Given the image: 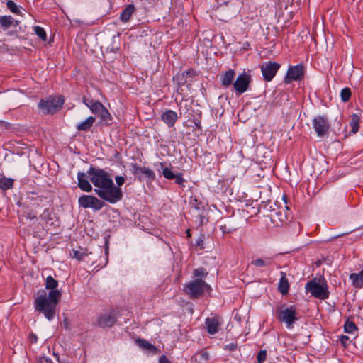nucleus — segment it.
Masks as SVG:
<instances>
[{"mask_svg":"<svg viewBox=\"0 0 363 363\" xmlns=\"http://www.w3.org/2000/svg\"><path fill=\"white\" fill-rule=\"evenodd\" d=\"M79 205L84 208H92L95 210L101 209L104 203L96 197L90 195H83L78 199Z\"/></svg>","mask_w":363,"mask_h":363,"instance_id":"10","label":"nucleus"},{"mask_svg":"<svg viewBox=\"0 0 363 363\" xmlns=\"http://www.w3.org/2000/svg\"><path fill=\"white\" fill-rule=\"evenodd\" d=\"M64 99L61 96H49L38 103V108L45 114H53L61 109Z\"/></svg>","mask_w":363,"mask_h":363,"instance_id":"6","label":"nucleus"},{"mask_svg":"<svg viewBox=\"0 0 363 363\" xmlns=\"http://www.w3.org/2000/svg\"><path fill=\"white\" fill-rule=\"evenodd\" d=\"M160 165L161 166V167H163V163L160 162Z\"/></svg>","mask_w":363,"mask_h":363,"instance_id":"49","label":"nucleus"},{"mask_svg":"<svg viewBox=\"0 0 363 363\" xmlns=\"http://www.w3.org/2000/svg\"><path fill=\"white\" fill-rule=\"evenodd\" d=\"M28 339H29V341L30 342V343L33 344V343L37 342L38 337L35 334L31 333V334H30Z\"/></svg>","mask_w":363,"mask_h":363,"instance_id":"43","label":"nucleus"},{"mask_svg":"<svg viewBox=\"0 0 363 363\" xmlns=\"http://www.w3.org/2000/svg\"><path fill=\"white\" fill-rule=\"evenodd\" d=\"M38 207V203L36 201H33L30 203V206H28L23 209L21 218L23 224L31 226L38 221L39 218L37 217L38 211L35 209ZM48 214V210H44L43 213L40 215V222L43 221Z\"/></svg>","mask_w":363,"mask_h":363,"instance_id":"3","label":"nucleus"},{"mask_svg":"<svg viewBox=\"0 0 363 363\" xmlns=\"http://www.w3.org/2000/svg\"><path fill=\"white\" fill-rule=\"evenodd\" d=\"M78 186L84 191L90 192L92 190V186L88 179L86 174L84 172H79L77 173Z\"/></svg>","mask_w":363,"mask_h":363,"instance_id":"15","label":"nucleus"},{"mask_svg":"<svg viewBox=\"0 0 363 363\" xmlns=\"http://www.w3.org/2000/svg\"><path fill=\"white\" fill-rule=\"evenodd\" d=\"M349 340V337L347 336H342L341 337V342L343 344V345H345L347 343V341Z\"/></svg>","mask_w":363,"mask_h":363,"instance_id":"47","label":"nucleus"},{"mask_svg":"<svg viewBox=\"0 0 363 363\" xmlns=\"http://www.w3.org/2000/svg\"><path fill=\"white\" fill-rule=\"evenodd\" d=\"M34 30L36 35L41 38L43 41H45L47 39V35L45 30L40 26L34 27Z\"/></svg>","mask_w":363,"mask_h":363,"instance_id":"31","label":"nucleus"},{"mask_svg":"<svg viewBox=\"0 0 363 363\" xmlns=\"http://www.w3.org/2000/svg\"><path fill=\"white\" fill-rule=\"evenodd\" d=\"M209 286L201 279H196L189 283L186 286V292L194 297L200 296Z\"/></svg>","mask_w":363,"mask_h":363,"instance_id":"9","label":"nucleus"},{"mask_svg":"<svg viewBox=\"0 0 363 363\" xmlns=\"http://www.w3.org/2000/svg\"><path fill=\"white\" fill-rule=\"evenodd\" d=\"M220 324V323L218 318H208L206 319L207 330L211 335L218 332Z\"/></svg>","mask_w":363,"mask_h":363,"instance_id":"16","label":"nucleus"},{"mask_svg":"<svg viewBox=\"0 0 363 363\" xmlns=\"http://www.w3.org/2000/svg\"><path fill=\"white\" fill-rule=\"evenodd\" d=\"M279 320L286 323L288 328H292L293 324L298 320L295 308L290 306L280 309Z\"/></svg>","mask_w":363,"mask_h":363,"instance_id":"7","label":"nucleus"},{"mask_svg":"<svg viewBox=\"0 0 363 363\" xmlns=\"http://www.w3.org/2000/svg\"><path fill=\"white\" fill-rule=\"evenodd\" d=\"M160 363H170V362L167 359L165 356H162L160 359Z\"/></svg>","mask_w":363,"mask_h":363,"instance_id":"45","label":"nucleus"},{"mask_svg":"<svg viewBox=\"0 0 363 363\" xmlns=\"http://www.w3.org/2000/svg\"><path fill=\"white\" fill-rule=\"evenodd\" d=\"M58 286V282L55 280L52 276H48L45 280V288L47 289L57 290V287Z\"/></svg>","mask_w":363,"mask_h":363,"instance_id":"25","label":"nucleus"},{"mask_svg":"<svg viewBox=\"0 0 363 363\" xmlns=\"http://www.w3.org/2000/svg\"><path fill=\"white\" fill-rule=\"evenodd\" d=\"M194 274L195 277H203L204 275H206V272L204 269L199 268V269H196L194 271Z\"/></svg>","mask_w":363,"mask_h":363,"instance_id":"38","label":"nucleus"},{"mask_svg":"<svg viewBox=\"0 0 363 363\" xmlns=\"http://www.w3.org/2000/svg\"><path fill=\"white\" fill-rule=\"evenodd\" d=\"M142 174H143L145 177L149 178L150 179H154L155 177V174L154 172L147 167H143V171L141 172Z\"/></svg>","mask_w":363,"mask_h":363,"instance_id":"33","label":"nucleus"},{"mask_svg":"<svg viewBox=\"0 0 363 363\" xmlns=\"http://www.w3.org/2000/svg\"><path fill=\"white\" fill-rule=\"evenodd\" d=\"M313 126L318 136L321 137L328 133L330 128V123L326 118L318 116L313 120Z\"/></svg>","mask_w":363,"mask_h":363,"instance_id":"13","label":"nucleus"},{"mask_svg":"<svg viewBox=\"0 0 363 363\" xmlns=\"http://www.w3.org/2000/svg\"><path fill=\"white\" fill-rule=\"evenodd\" d=\"M351 97V90L350 88L345 87L340 91V98L343 102H347Z\"/></svg>","mask_w":363,"mask_h":363,"instance_id":"29","label":"nucleus"},{"mask_svg":"<svg viewBox=\"0 0 363 363\" xmlns=\"http://www.w3.org/2000/svg\"><path fill=\"white\" fill-rule=\"evenodd\" d=\"M7 7L9 10L13 13H18L19 12V9L18 6L12 1H8Z\"/></svg>","mask_w":363,"mask_h":363,"instance_id":"35","label":"nucleus"},{"mask_svg":"<svg viewBox=\"0 0 363 363\" xmlns=\"http://www.w3.org/2000/svg\"><path fill=\"white\" fill-rule=\"evenodd\" d=\"M116 182L117 184V187L119 188V186H122L125 182V179L122 176H117L115 178Z\"/></svg>","mask_w":363,"mask_h":363,"instance_id":"39","label":"nucleus"},{"mask_svg":"<svg viewBox=\"0 0 363 363\" xmlns=\"http://www.w3.org/2000/svg\"><path fill=\"white\" fill-rule=\"evenodd\" d=\"M94 191L102 199L111 203L119 201L123 197L120 188L116 186L110 174L102 169L91 167L88 172Z\"/></svg>","mask_w":363,"mask_h":363,"instance_id":"1","label":"nucleus"},{"mask_svg":"<svg viewBox=\"0 0 363 363\" xmlns=\"http://www.w3.org/2000/svg\"><path fill=\"white\" fill-rule=\"evenodd\" d=\"M350 126H351V132L352 133H356L359 130V118L358 116L355 114H354L352 116V119L350 121Z\"/></svg>","mask_w":363,"mask_h":363,"instance_id":"28","label":"nucleus"},{"mask_svg":"<svg viewBox=\"0 0 363 363\" xmlns=\"http://www.w3.org/2000/svg\"><path fill=\"white\" fill-rule=\"evenodd\" d=\"M272 259L270 257L257 258L251 262V264L257 267H268L272 263Z\"/></svg>","mask_w":363,"mask_h":363,"instance_id":"20","label":"nucleus"},{"mask_svg":"<svg viewBox=\"0 0 363 363\" xmlns=\"http://www.w3.org/2000/svg\"><path fill=\"white\" fill-rule=\"evenodd\" d=\"M135 11V6L133 4H129L121 13V20L123 22H127L131 15Z\"/></svg>","mask_w":363,"mask_h":363,"instance_id":"24","label":"nucleus"},{"mask_svg":"<svg viewBox=\"0 0 363 363\" xmlns=\"http://www.w3.org/2000/svg\"><path fill=\"white\" fill-rule=\"evenodd\" d=\"M304 67L303 65L291 66L289 68L286 75L284 78L286 84H290L292 81H299L303 78Z\"/></svg>","mask_w":363,"mask_h":363,"instance_id":"11","label":"nucleus"},{"mask_svg":"<svg viewBox=\"0 0 363 363\" xmlns=\"http://www.w3.org/2000/svg\"><path fill=\"white\" fill-rule=\"evenodd\" d=\"M277 216V218L281 221V222H284L285 220L287 219L288 218V216L286 213L285 214H282L281 212H277L276 213Z\"/></svg>","mask_w":363,"mask_h":363,"instance_id":"41","label":"nucleus"},{"mask_svg":"<svg viewBox=\"0 0 363 363\" xmlns=\"http://www.w3.org/2000/svg\"><path fill=\"white\" fill-rule=\"evenodd\" d=\"M177 118V113L172 110H168L162 115V121L169 127L174 125Z\"/></svg>","mask_w":363,"mask_h":363,"instance_id":"17","label":"nucleus"},{"mask_svg":"<svg viewBox=\"0 0 363 363\" xmlns=\"http://www.w3.org/2000/svg\"><path fill=\"white\" fill-rule=\"evenodd\" d=\"M57 360H58L59 363H69V362H65V361L61 362V361L59 359V358H57Z\"/></svg>","mask_w":363,"mask_h":363,"instance_id":"48","label":"nucleus"},{"mask_svg":"<svg viewBox=\"0 0 363 363\" xmlns=\"http://www.w3.org/2000/svg\"><path fill=\"white\" fill-rule=\"evenodd\" d=\"M84 256H87V253L84 249L81 248L78 250H74L73 252V257L78 260L82 259Z\"/></svg>","mask_w":363,"mask_h":363,"instance_id":"32","label":"nucleus"},{"mask_svg":"<svg viewBox=\"0 0 363 363\" xmlns=\"http://www.w3.org/2000/svg\"><path fill=\"white\" fill-rule=\"evenodd\" d=\"M235 72L234 70H228L220 77L222 85L225 87H228L232 84L233 85V82L235 79Z\"/></svg>","mask_w":363,"mask_h":363,"instance_id":"18","label":"nucleus"},{"mask_svg":"<svg viewBox=\"0 0 363 363\" xmlns=\"http://www.w3.org/2000/svg\"><path fill=\"white\" fill-rule=\"evenodd\" d=\"M306 290L319 299H325L329 296L328 284L324 279H312L306 284Z\"/></svg>","mask_w":363,"mask_h":363,"instance_id":"5","label":"nucleus"},{"mask_svg":"<svg viewBox=\"0 0 363 363\" xmlns=\"http://www.w3.org/2000/svg\"><path fill=\"white\" fill-rule=\"evenodd\" d=\"M344 328L345 331L347 333H354L357 330L355 324L353 322L349 320L345 322Z\"/></svg>","mask_w":363,"mask_h":363,"instance_id":"30","label":"nucleus"},{"mask_svg":"<svg viewBox=\"0 0 363 363\" xmlns=\"http://www.w3.org/2000/svg\"><path fill=\"white\" fill-rule=\"evenodd\" d=\"M0 24L4 29H7L11 26H18V21L14 20L11 16H4L0 17Z\"/></svg>","mask_w":363,"mask_h":363,"instance_id":"19","label":"nucleus"},{"mask_svg":"<svg viewBox=\"0 0 363 363\" xmlns=\"http://www.w3.org/2000/svg\"><path fill=\"white\" fill-rule=\"evenodd\" d=\"M38 363H53L52 361L47 357H40L38 359Z\"/></svg>","mask_w":363,"mask_h":363,"instance_id":"42","label":"nucleus"},{"mask_svg":"<svg viewBox=\"0 0 363 363\" xmlns=\"http://www.w3.org/2000/svg\"><path fill=\"white\" fill-rule=\"evenodd\" d=\"M116 318L111 313L101 314L97 319V324L101 328H108L114 325Z\"/></svg>","mask_w":363,"mask_h":363,"instance_id":"14","label":"nucleus"},{"mask_svg":"<svg viewBox=\"0 0 363 363\" xmlns=\"http://www.w3.org/2000/svg\"><path fill=\"white\" fill-rule=\"evenodd\" d=\"M201 357L203 360H208V354L207 352H201Z\"/></svg>","mask_w":363,"mask_h":363,"instance_id":"46","label":"nucleus"},{"mask_svg":"<svg viewBox=\"0 0 363 363\" xmlns=\"http://www.w3.org/2000/svg\"><path fill=\"white\" fill-rule=\"evenodd\" d=\"M236 348H237V345H235L234 343H230V344L225 345V349L230 350V351H234Z\"/></svg>","mask_w":363,"mask_h":363,"instance_id":"44","label":"nucleus"},{"mask_svg":"<svg viewBox=\"0 0 363 363\" xmlns=\"http://www.w3.org/2000/svg\"><path fill=\"white\" fill-rule=\"evenodd\" d=\"M281 279L279 284V290L282 294L288 293L289 284L284 272H281Z\"/></svg>","mask_w":363,"mask_h":363,"instance_id":"23","label":"nucleus"},{"mask_svg":"<svg viewBox=\"0 0 363 363\" xmlns=\"http://www.w3.org/2000/svg\"><path fill=\"white\" fill-rule=\"evenodd\" d=\"M251 82V76L249 73L243 72L235 79L233 87L238 94L245 92Z\"/></svg>","mask_w":363,"mask_h":363,"instance_id":"8","label":"nucleus"},{"mask_svg":"<svg viewBox=\"0 0 363 363\" xmlns=\"http://www.w3.org/2000/svg\"><path fill=\"white\" fill-rule=\"evenodd\" d=\"M174 179H175L176 183L178 184H182L184 182V179L181 173L176 174Z\"/></svg>","mask_w":363,"mask_h":363,"instance_id":"40","label":"nucleus"},{"mask_svg":"<svg viewBox=\"0 0 363 363\" xmlns=\"http://www.w3.org/2000/svg\"><path fill=\"white\" fill-rule=\"evenodd\" d=\"M131 171L134 175L138 176L140 174H141V172L143 171V167L138 166L137 164L132 163L131 164Z\"/></svg>","mask_w":363,"mask_h":363,"instance_id":"37","label":"nucleus"},{"mask_svg":"<svg viewBox=\"0 0 363 363\" xmlns=\"http://www.w3.org/2000/svg\"><path fill=\"white\" fill-rule=\"evenodd\" d=\"M94 122L95 118L93 116H90L84 121L79 123L77 125V128L79 130L86 131L91 128Z\"/></svg>","mask_w":363,"mask_h":363,"instance_id":"22","label":"nucleus"},{"mask_svg":"<svg viewBox=\"0 0 363 363\" xmlns=\"http://www.w3.org/2000/svg\"><path fill=\"white\" fill-rule=\"evenodd\" d=\"M13 180L9 178H2L0 179V188L3 190L9 189L13 186Z\"/></svg>","mask_w":363,"mask_h":363,"instance_id":"27","label":"nucleus"},{"mask_svg":"<svg viewBox=\"0 0 363 363\" xmlns=\"http://www.w3.org/2000/svg\"><path fill=\"white\" fill-rule=\"evenodd\" d=\"M267 357V351L263 350H260L257 354V363H264Z\"/></svg>","mask_w":363,"mask_h":363,"instance_id":"36","label":"nucleus"},{"mask_svg":"<svg viewBox=\"0 0 363 363\" xmlns=\"http://www.w3.org/2000/svg\"><path fill=\"white\" fill-rule=\"evenodd\" d=\"M45 227L48 226V222L47 221L45 222Z\"/></svg>","mask_w":363,"mask_h":363,"instance_id":"50","label":"nucleus"},{"mask_svg":"<svg viewBox=\"0 0 363 363\" xmlns=\"http://www.w3.org/2000/svg\"><path fill=\"white\" fill-rule=\"evenodd\" d=\"M83 102L93 113L98 115L101 118V121L103 124L109 125L111 123V115L101 103L86 98L83 99Z\"/></svg>","mask_w":363,"mask_h":363,"instance_id":"4","label":"nucleus"},{"mask_svg":"<svg viewBox=\"0 0 363 363\" xmlns=\"http://www.w3.org/2000/svg\"><path fill=\"white\" fill-rule=\"evenodd\" d=\"M279 67L280 65L277 62L271 61L264 62L260 66L264 79L267 82H270L275 76Z\"/></svg>","mask_w":363,"mask_h":363,"instance_id":"12","label":"nucleus"},{"mask_svg":"<svg viewBox=\"0 0 363 363\" xmlns=\"http://www.w3.org/2000/svg\"><path fill=\"white\" fill-rule=\"evenodd\" d=\"M136 342L140 347L144 349L150 350L154 352L157 351V348L145 340L138 339Z\"/></svg>","mask_w":363,"mask_h":363,"instance_id":"26","label":"nucleus"},{"mask_svg":"<svg viewBox=\"0 0 363 363\" xmlns=\"http://www.w3.org/2000/svg\"><path fill=\"white\" fill-rule=\"evenodd\" d=\"M60 297L61 292L59 290L50 291L48 293L40 290L38 291L35 299V308L42 313L48 320H51L55 317L56 306Z\"/></svg>","mask_w":363,"mask_h":363,"instance_id":"2","label":"nucleus"},{"mask_svg":"<svg viewBox=\"0 0 363 363\" xmlns=\"http://www.w3.org/2000/svg\"><path fill=\"white\" fill-rule=\"evenodd\" d=\"M350 279L354 286L360 288L363 286V270L359 273H352Z\"/></svg>","mask_w":363,"mask_h":363,"instance_id":"21","label":"nucleus"},{"mask_svg":"<svg viewBox=\"0 0 363 363\" xmlns=\"http://www.w3.org/2000/svg\"><path fill=\"white\" fill-rule=\"evenodd\" d=\"M163 176L167 179H174L176 174H174L170 169L165 167L162 169Z\"/></svg>","mask_w":363,"mask_h":363,"instance_id":"34","label":"nucleus"}]
</instances>
